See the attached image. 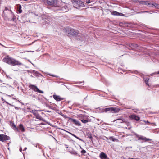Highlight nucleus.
Masks as SVG:
<instances>
[{"label":"nucleus","instance_id":"864d4df0","mask_svg":"<svg viewBox=\"0 0 159 159\" xmlns=\"http://www.w3.org/2000/svg\"><path fill=\"white\" fill-rule=\"evenodd\" d=\"M80 140L82 141H83V142L84 141H83V140L81 139V140Z\"/></svg>","mask_w":159,"mask_h":159},{"label":"nucleus","instance_id":"603ef678","mask_svg":"<svg viewBox=\"0 0 159 159\" xmlns=\"http://www.w3.org/2000/svg\"><path fill=\"white\" fill-rule=\"evenodd\" d=\"M144 12H148V11H144Z\"/></svg>","mask_w":159,"mask_h":159},{"label":"nucleus","instance_id":"37998d69","mask_svg":"<svg viewBox=\"0 0 159 159\" xmlns=\"http://www.w3.org/2000/svg\"><path fill=\"white\" fill-rule=\"evenodd\" d=\"M73 136H74L75 137H76V138H77V139H80V138H78L77 137H76L75 135H74V134H72Z\"/></svg>","mask_w":159,"mask_h":159},{"label":"nucleus","instance_id":"f8f14e48","mask_svg":"<svg viewBox=\"0 0 159 159\" xmlns=\"http://www.w3.org/2000/svg\"><path fill=\"white\" fill-rule=\"evenodd\" d=\"M10 137L9 136L3 134H0V139H9Z\"/></svg>","mask_w":159,"mask_h":159},{"label":"nucleus","instance_id":"20e7f679","mask_svg":"<svg viewBox=\"0 0 159 159\" xmlns=\"http://www.w3.org/2000/svg\"><path fill=\"white\" fill-rule=\"evenodd\" d=\"M29 88L33 90L35 92H38L40 93H43V91L40 90L35 85L32 84L30 85L29 86Z\"/></svg>","mask_w":159,"mask_h":159},{"label":"nucleus","instance_id":"6ab92c4d","mask_svg":"<svg viewBox=\"0 0 159 159\" xmlns=\"http://www.w3.org/2000/svg\"><path fill=\"white\" fill-rule=\"evenodd\" d=\"M37 119L44 121L43 118L38 113L35 116Z\"/></svg>","mask_w":159,"mask_h":159},{"label":"nucleus","instance_id":"f03ea898","mask_svg":"<svg viewBox=\"0 0 159 159\" xmlns=\"http://www.w3.org/2000/svg\"><path fill=\"white\" fill-rule=\"evenodd\" d=\"M72 2L74 7L76 8L84 7V6L83 2L80 0H73Z\"/></svg>","mask_w":159,"mask_h":159},{"label":"nucleus","instance_id":"6e6d98bb","mask_svg":"<svg viewBox=\"0 0 159 159\" xmlns=\"http://www.w3.org/2000/svg\"><path fill=\"white\" fill-rule=\"evenodd\" d=\"M8 148V150H9V149H10V148Z\"/></svg>","mask_w":159,"mask_h":159},{"label":"nucleus","instance_id":"2eb2a0df","mask_svg":"<svg viewBox=\"0 0 159 159\" xmlns=\"http://www.w3.org/2000/svg\"><path fill=\"white\" fill-rule=\"evenodd\" d=\"M11 126L12 127L13 129L16 131L19 132L18 128H17L14 123H12L11 124Z\"/></svg>","mask_w":159,"mask_h":159},{"label":"nucleus","instance_id":"a19ab883","mask_svg":"<svg viewBox=\"0 0 159 159\" xmlns=\"http://www.w3.org/2000/svg\"><path fill=\"white\" fill-rule=\"evenodd\" d=\"M0 45H1V46H2L3 47H4L5 48H7V47H6L5 46H4L2 44L0 43Z\"/></svg>","mask_w":159,"mask_h":159},{"label":"nucleus","instance_id":"4c0bfd02","mask_svg":"<svg viewBox=\"0 0 159 159\" xmlns=\"http://www.w3.org/2000/svg\"><path fill=\"white\" fill-rule=\"evenodd\" d=\"M79 117H82V118H84V116H83L81 114V115H79Z\"/></svg>","mask_w":159,"mask_h":159},{"label":"nucleus","instance_id":"4be33fe9","mask_svg":"<svg viewBox=\"0 0 159 159\" xmlns=\"http://www.w3.org/2000/svg\"><path fill=\"white\" fill-rule=\"evenodd\" d=\"M129 47L131 48L132 49L136 48L138 47V45L136 44L131 43L129 45Z\"/></svg>","mask_w":159,"mask_h":159},{"label":"nucleus","instance_id":"c756f323","mask_svg":"<svg viewBox=\"0 0 159 159\" xmlns=\"http://www.w3.org/2000/svg\"><path fill=\"white\" fill-rule=\"evenodd\" d=\"M46 74L48 75H49V76H52V77H58V76L57 75H52V74L50 73H46Z\"/></svg>","mask_w":159,"mask_h":159},{"label":"nucleus","instance_id":"4d7b16f0","mask_svg":"<svg viewBox=\"0 0 159 159\" xmlns=\"http://www.w3.org/2000/svg\"><path fill=\"white\" fill-rule=\"evenodd\" d=\"M55 140V141H57V139H56V140Z\"/></svg>","mask_w":159,"mask_h":159},{"label":"nucleus","instance_id":"f3484780","mask_svg":"<svg viewBox=\"0 0 159 159\" xmlns=\"http://www.w3.org/2000/svg\"><path fill=\"white\" fill-rule=\"evenodd\" d=\"M141 4L142 5H145L147 6H150V3L151 2H150L149 1H144L143 2H141Z\"/></svg>","mask_w":159,"mask_h":159},{"label":"nucleus","instance_id":"39448f33","mask_svg":"<svg viewBox=\"0 0 159 159\" xmlns=\"http://www.w3.org/2000/svg\"><path fill=\"white\" fill-rule=\"evenodd\" d=\"M57 0H47V3L48 5L59 7L57 5Z\"/></svg>","mask_w":159,"mask_h":159},{"label":"nucleus","instance_id":"ea45409f","mask_svg":"<svg viewBox=\"0 0 159 159\" xmlns=\"http://www.w3.org/2000/svg\"><path fill=\"white\" fill-rule=\"evenodd\" d=\"M32 144L35 146H36V147H37V145L38 144L37 143H32Z\"/></svg>","mask_w":159,"mask_h":159},{"label":"nucleus","instance_id":"393cba45","mask_svg":"<svg viewBox=\"0 0 159 159\" xmlns=\"http://www.w3.org/2000/svg\"><path fill=\"white\" fill-rule=\"evenodd\" d=\"M81 153L82 155H84V157L85 156V154L87 153H86V151L84 149H82L81 151Z\"/></svg>","mask_w":159,"mask_h":159},{"label":"nucleus","instance_id":"1a4fd4ad","mask_svg":"<svg viewBox=\"0 0 159 159\" xmlns=\"http://www.w3.org/2000/svg\"><path fill=\"white\" fill-rule=\"evenodd\" d=\"M99 157L101 159H109L107 155L103 152H102L100 153Z\"/></svg>","mask_w":159,"mask_h":159},{"label":"nucleus","instance_id":"de8ad7c7","mask_svg":"<svg viewBox=\"0 0 159 159\" xmlns=\"http://www.w3.org/2000/svg\"><path fill=\"white\" fill-rule=\"evenodd\" d=\"M89 138H92V136H91V135H90V136H89Z\"/></svg>","mask_w":159,"mask_h":159},{"label":"nucleus","instance_id":"8fccbe9b","mask_svg":"<svg viewBox=\"0 0 159 159\" xmlns=\"http://www.w3.org/2000/svg\"><path fill=\"white\" fill-rule=\"evenodd\" d=\"M7 95V96H8V97H10V96H11L10 95H7H7Z\"/></svg>","mask_w":159,"mask_h":159},{"label":"nucleus","instance_id":"a18cd8bd","mask_svg":"<svg viewBox=\"0 0 159 159\" xmlns=\"http://www.w3.org/2000/svg\"><path fill=\"white\" fill-rule=\"evenodd\" d=\"M145 140V142H147V141H149V140H148V139H147V140Z\"/></svg>","mask_w":159,"mask_h":159},{"label":"nucleus","instance_id":"79ce46f5","mask_svg":"<svg viewBox=\"0 0 159 159\" xmlns=\"http://www.w3.org/2000/svg\"><path fill=\"white\" fill-rule=\"evenodd\" d=\"M154 74H159V71L158 72H156Z\"/></svg>","mask_w":159,"mask_h":159},{"label":"nucleus","instance_id":"412c9836","mask_svg":"<svg viewBox=\"0 0 159 159\" xmlns=\"http://www.w3.org/2000/svg\"><path fill=\"white\" fill-rule=\"evenodd\" d=\"M136 136L137 138H138V139H147L145 137L141 135L136 134Z\"/></svg>","mask_w":159,"mask_h":159},{"label":"nucleus","instance_id":"cd10ccee","mask_svg":"<svg viewBox=\"0 0 159 159\" xmlns=\"http://www.w3.org/2000/svg\"><path fill=\"white\" fill-rule=\"evenodd\" d=\"M120 13L117 12L116 11H113L112 12V14L114 15L118 16Z\"/></svg>","mask_w":159,"mask_h":159},{"label":"nucleus","instance_id":"ddd939ff","mask_svg":"<svg viewBox=\"0 0 159 159\" xmlns=\"http://www.w3.org/2000/svg\"><path fill=\"white\" fill-rule=\"evenodd\" d=\"M150 4V7H155L157 8H158L159 7V5L155 3H153V2H151Z\"/></svg>","mask_w":159,"mask_h":159},{"label":"nucleus","instance_id":"09e8293b","mask_svg":"<svg viewBox=\"0 0 159 159\" xmlns=\"http://www.w3.org/2000/svg\"><path fill=\"white\" fill-rule=\"evenodd\" d=\"M65 146H67V148H68V147H67V146H67V145H66V144H65Z\"/></svg>","mask_w":159,"mask_h":159},{"label":"nucleus","instance_id":"f257e3e1","mask_svg":"<svg viewBox=\"0 0 159 159\" xmlns=\"http://www.w3.org/2000/svg\"><path fill=\"white\" fill-rule=\"evenodd\" d=\"M2 61L3 62L12 66L23 65V64L21 62L12 57H10L9 55L4 57L2 59Z\"/></svg>","mask_w":159,"mask_h":159},{"label":"nucleus","instance_id":"f704fd0d","mask_svg":"<svg viewBox=\"0 0 159 159\" xmlns=\"http://www.w3.org/2000/svg\"><path fill=\"white\" fill-rule=\"evenodd\" d=\"M142 0H136V2H139V3L141 4V2H143V1H142Z\"/></svg>","mask_w":159,"mask_h":159},{"label":"nucleus","instance_id":"7c9ffc66","mask_svg":"<svg viewBox=\"0 0 159 159\" xmlns=\"http://www.w3.org/2000/svg\"><path fill=\"white\" fill-rule=\"evenodd\" d=\"M1 100H2V101L3 103V102H5V103H6L7 104H8V105H11L9 103L7 102L6 101H5V100L4 99L2 98Z\"/></svg>","mask_w":159,"mask_h":159},{"label":"nucleus","instance_id":"58836bf2","mask_svg":"<svg viewBox=\"0 0 159 159\" xmlns=\"http://www.w3.org/2000/svg\"><path fill=\"white\" fill-rule=\"evenodd\" d=\"M19 150H20V152H22V149L21 147H20Z\"/></svg>","mask_w":159,"mask_h":159},{"label":"nucleus","instance_id":"3c124183","mask_svg":"<svg viewBox=\"0 0 159 159\" xmlns=\"http://www.w3.org/2000/svg\"><path fill=\"white\" fill-rule=\"evenodd\" d=\"M91 141H92V142H93V140H92V139H91Z\"/></svg>","mask_w":159,"mask_h":159},{"label":"nucleus","instance_id":"4468645a","mask_svg":"<svg viewBox=\"0 0 159 159\" xmlns=\"http://www.w3.org/2000/svg\"><path fill=\"white\" fill-rule=\"evenodd\" d=\"M112 113H117L119 112L121 109L118 107H112Z\"/></svg>","mask_w":159,"mask_h":159},{"label":"nucleus","instance_id":"49530a36","mask_svg":"<svg viewBox=\"0 0 159 159\" xmlns=\"http://www.w3.org/2000/svg\"><path fill=\"white\" fill-rule=\"evenodd\" d=\"M27 149V148H26V147L25 148H24V150H23V151H25V150H26Z\"/></svg>","mask_w":159,"mask_h":159},{"label":"nucleus","instance_id":"7ed1b4c3","mask_svg":"<svg viewBox=\"0 0 159 159\" xmlns=\"http://www.w3.org/2000/svg\"><path fill=\"white\" fill-rule=\"evenodd\" d=\"M66 33L68 36H76L78 34L79 31L74 29H71L66 31Z\"/></svg>","mask_w":159,"mask_h":159},{"label":"nucleus","instance_id":"bb28decb","mask_svg":"<svg viewBox=\"0 0 159 159\" xmlns=\"http://www.w3.org/2000/svg\"><path fill=\"white\" fill-rule=\"evenodd\" d=\"M116 121L117 123H122L123 121L121 119H118L116 120H114V121Z\"/></svg>","mask_w":159,"mask_h":159},{"label":"nucleus","instance_id":"c85d7f7f","mask_svg":"<svg viewBox=\"0 0 159 159\" xmlns=\"http://www.w3.org/2000/svg\"><path fill=\"white\" fill-rule=\"evenodd\" d=\"M0 140V141H2V142L4 143L5 144H6L8 146L9 144V143H7V142L6 141L7 140Z\"/></svg>","mask_w":159,"mask_h":159},{"label":"nucleus","instance_id":"5701e85b","mask_svg":"<svg viewBox=\"0 0 159 159\" xmlns=\"http://www.w3.org/2000/svg\"><path fill=\"white\" fill-rule=\"evenodd\" d=\"M144 81L145 83H146L147 85L149 86V84L148 83V82L149 80V79L148 78H144Z\"/></svg>","mask_w":159,"mask_h":159},{"label":"nucleus","instance_id":"a878e982","mask_svg":"<svg viewBox=\"0 0 159 159\" xmlns=\"http://www.w3.org/2000/svg\"><path fill=\"white\" fill-rule=\"evenodd\" d=\"M21 7H21V5H19L18 6V11L19 13H21L22 12V10H21Z\"/></svg>","mask_w":159,"mask_h":159},{"label":"nucleus","instance_id":"72a5a7b5","mask_svg":"<svg viewBox=\"0 0 159 159\" xmlns=\"http://www.w3.org/2000/svg\"><path fill=\"white\" fill-rule=\"evenodd\" d=\"M144 121L146 123H148L149 124H155V123H150V122H149L148 121Z\"/></svg>","mask_w":159,"mask_h":159},{"label":"nucleus","instance_id":"e433bc0d","mask_svg":"<svg viewBox=\"0 0 159 159\" xmlns=\"http://www.w3.org/2000/svg\"><path fill=\"white\" fill-rule=\"evenodd\" d=\"M87 3H89L91 2L90 1V0H86L85 1Z\"/></svg>","mask_w":159,"mask_h":159},{"label":"nucleus","instance_id":"5fc2aeb1","mask_svg":"<svg viewBox=\"0 0 159 159\" xmlns=\"http://www.w3.org/2000/svg\"><path fill=\"white\" fill-rule=\"evenodd\" d=\"M132 0L133 1H136V0Z\"/></svg>","mask_w":159,"mask_h":159},{"label":"nucleus","instance_id":"2f4dec72","mask_svg":"<svg viewBox=\"0 0 159 159\" xmlns=\"http://www.w3.org/2000/svg\"><path fill=\"white\" fill-rule=\"evenodd\" d=\"M81 120L83 123L84 124H86L88 122V120L84 119Z\"/></svg>","mask_w":159,"mask_h":159},{"label":"nucleus","instance_id":"aec40b11","mask_svg":"<svg viewBox=\"0 0 159 159\" xmlns=\"http://www.w3.org/2000/svg\"><path fill=\"white\" fill-rule=\"evenodd\" d=\"M112 107L107 108L104 109V111L105 112L109 111L110 112L112 113Z\"/></svg>","mask_w":159,"mask_h":159},{"label":"nucleus","instance_id":"473e14b6","mask_svg":"<svg viewBox=\"0 0 159 159\" xmlns=\"http://www.w3.org/2000/svg\"><path fill=\"white\" fill-rule=\"evenodd\" d=\"M85 157H84V158H85L86 159H90V158L88 157V156H89V153H87L85 154Z\"/></svg>","mask_w":159,"mask_h":159},{"label":"nucleus","instance_id":"b1692460","mask_svg":"<svg viewBox=\"0 0 159 159\" xmlns=\"http://www.w3.org/2000/svg\"><path fill=\"white\" fill-rule=\"evenodd\" d=\"M37 111H41V110H32L31 111V112L33 114L34 116H35L38 113V112H37Z\"/></svg>","mask_w":159,"mask_h":159},{"label":"nucleus","instance_id":"c9c22d12","mask_svg":"<svg viewBox=\"0 0 159 159\" xmlns=\"http://www.w3.org/2000/svg\"><path fill=\"white\" fill-rule=\"evenodd\" d=\"M9 10V9H8L7 7H5V9L4 10V11H3V13L4 14V11H7V10Z\"/></svg>","mask_w":159,"mask_h":159},{"label":"nucleus","instance_id":"9b49d317","mask_svg":"<svg viewBox=\"0 0 159 159\" xmlns=\"http://www.w3.org/2000/svg\"><path fill=\"white\" fill-rule=\"evenodd\" d=\"M69 152L72 154H73L74 155L78 156H80V155L79 154H78L77 153V152L75 150H74L73 149H71L69 150Z\"/></svg>","mask_w":159,"mask_h":159},{"label":"nucleus","instance_id":"9d476101","mask_svg":"<svg viewBox=\"0 0 159 159\" xmlns=\"http://www.w3.org/2000/svg\"><path fill=\"white\" fill-rule=\"evenodd\" d=\"M129 118L132 120L138 121L140 120V118L135 115H132L129 116Z\"/></svg>","mask_w":159,"mask_h":159},{"label":"nucleus","instance_id":"dca6fc26","mask_svg":"<svg viewBox=\"0 0 159 159\" xmlns=\"http://www.w3.org/2000/svg\"><path fill=\"white\" fill-rule=\"evenodd\" d=\"M18 128L19 130V132H20V130L22 132H24L25 131V129L23 125L22 124H20L19 125V127Z\"/></svg>","mask_w":159,"mask_h":159},{"label":"nucleus","instance_id":"423d86ee","mask_svg":"<svg viewBox=\"0 0 159 159\" xmlns=\"http://www.w3.org/2000/svg\"><path fill=\"white\" fill-rule=\"evenodd\" d=\"M69 120H70L71 122H73L76 125H77L79 126H81V123L79 121L75 119H72L70 118H69Z\"/></svg>","mask_w":159,"mask_h":159},{"label":"nucleus","instance_id":"6e6552de","mask_svg":"<svg viewBox=\"0 0 159 159\" xmlns=\"http://www.w3.org/2000/svg\"><path fill=\"white\" fill-rule=\"evenodd\" d=\"M62 7H61L59 10L62 11L63 12H66L68 10V8L64 3Z\"/></svg>","mask_w":159,"mask_h":159},{"label":"nucleus","instance_id":"a211bd4d","mask_svg":"<svg viewBox=\"0 0 159 159\" xmlns=\"http://www.w3.org/2000/svg\"><path fill=\"white\" fill-rule=\"evenodd\" d=\"M106 140L107 142L111 143L110 145L112 147H114V144H112V143H111V142L109 140H110L111 141H112L113 142L116 141L117 142H118V141H119L118 140Z\"/></svg>","mask_w":159,"mask_h":159},{"label":"nucleus","instance_id":"c03bdc74","mask_svg":"<svg viewBox=\"0 0 159 159\" xmlns=\"http://www.w3.org/2000/svg\"><path fill=\"white\" fill-rule=\"evenodd\" d=\"M15 108L16 110H18L19 109V108L18 107H15Z\"/></svg>","mask_w":159,"mask_h":159},{"label":"nucleus","instance_id":"0eeeda50","mask_svg":"<svg viewBox=\"0 0 159 159\" xmlns=\"http://www.w3.org/2000/svg\"><path fill=\"white\" fill-rule=\"evenodd\" d=\"M53 97L57 101H60L64 99L63 98H61L59 96L56 95H53Z\"/></svg>","mask_w":159,"mask_h":159}]
</instances>
